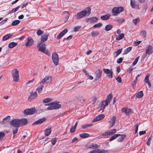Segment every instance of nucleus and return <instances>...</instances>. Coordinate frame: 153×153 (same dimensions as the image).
I'll list each match as a JSON object with an SVG mask.
<instances>
[{
	"label": "nucleus",
	"instance_id": "f257e3e1",
	"mask_svg": "<svg viewBox=\"0 0 153 153\" xmlns=\"http://www.w3.org/2000/svg\"><path fill=\"white\" fill-rule=\"evenodd\" d=\"M61 106V105L56 101L53 102L48 104H45L42 106L44 111L58 109Z\"/></svg>",
	"mask_w": 153,
	"mask_h": 153
},
{
	"label": "nucleus",
	"instance_id": "f03ea898",
	"mask_svg": "<svg viewBox=\"0 0 153 153\" xmlns=\"http://www.w3.org/2000/svg\"><path fill=\"white\" fill-rule=\"evenodd\" d=\"M112 97V95L110 94L108 95L106 99L103 101L100 104L99 107L98 108V111H100L102 110V111H103L105 107L108 105L111 101V98Z\"/></svg>",
	"mask_w": 153,
	"mask_h": 153
},
{
	"label": "nucleus",
	"instance_id": "7ed1b4c3",
	"mask_svg": "<svg viewBox=\"0 0 153 153\" xmlns=\"http://www.w3.org/2000/svg\"><path fill=\"white\" fill-rule=\"evenodd\" d=\"M91 9L89 7H87L84 10L77 13L76 16L77 19H79L85 16H88L91 13Z\"/></svg>",
	"mask_w": 153,
	"mask_h": 153
},
{
	"label": "nucleus",
	"instance_id": "20e7f679",
	"mask_svg": "<svg viewBox=\"0 0 153 153\" xmlns=\"http://www.w3.org/2000/svg\"><path fill=\"white\" fill-rule=\"evenodd\" d=\"M37 46L39 48L38 50L39 51L48 55V56H50L48 51L46 50L45 45L44 43L39 42L38 43Z\"/></svg>",
	"mask_w": 153,
	"mask_h": 153
},
{
	"label": "nucleus",
	"instance_id": "39448f33",
	"mask_svg": "<svg viewBox=\"0 0 153 153\" xmlns=\"http://www.w3.org/2000/svg\"><path fill=\"white\" fill-rule=\"evenodd\" d=\"M53 78L50 75L46 76L40 82V84H46L50 83L52 81Z\"/></svg>",
	"mask_w": 153,
	"mask_h": 153
},
{
	"label": "nucleus",
	"instance_id": "423d86ee",
	"mask_svg": "<svg viewBox=\"0 0 153 153\" xmlns=\"http://www.w3.org/2000/svg\"><path fill=\"white\" fill-rule=\"evenodd\" d=\"M123 10V8L121 7H114L112 10V14L114 16H116L122 12Z\"/></svg>",
	"mask_w": 153,
	"mask_h": 153
},
{
	"label": "nucleus",
	"instance_id": "0eeeda50",
	"mask_svg": "<svg viewBox=\"0 0 153 153\" xmlns=\"http://www.w3.org/2000/svg\"><path fill=\"white\" fill-rule=\"evenodd\" d=\"M12 75L13 81L18 82L19 79V71L17 69H14L12 71Z\"/></svg>",
	"mask_w": 153,
	"mask_h": 153
},
{
	"label": "nucleus",
	"instance_id": "6e6552de",
	"mask_svg": "<svg viewBox=\"0 0 153 153\" xmlns=\"http://www.w3.org/2000/svg\"><path fill=\"white\" fill-rule=\"evenodd\" d=\"M52 60L55 65L58 64L59 58L58 54L56 53H53L52 55Z\"/></svg>",
	"mask_w": 153,
	"mask_h": 153
},
{
	"label": "nucleus",
	"instance_id": "1a4fd4ad",
	"mask_svg": "<svg viewBox=\"0 0 153 153\" xmlns=\"http://www.w3.org/2000/svg\"><path fill=\"white\" fill-rule=\"evenodd\" d=\"M11 126L15 127H18L20 126L19 119H15L12 120L10 123Z\"/></svg>",
	"mask_w": 153,
	"mask_h": 153
},
{
	"label": "nucleus",
	"instance_id": "9d476101",
	"mask_svg": "<svg viewBox=\"0 0 153 153\" xmlns=\"http://www.w3.org/2000/svg\"><path fill=\"white\" fill-rule=\"evenodd\" d=\"M103 71L104 73L107 74V76L110 78H112L113 77V72L111 70H110L107 68H103Z\"/></svg>",
	"mask_w": 153,
	"mask_h": 153
},
{
	"label": "nucleus",
	"instance_id": "9b49d317",
	"mask_svg": "<svg viewBox=\"0 0 153 153\" xmlns=\"http://www.w3.org/2000/svg\"><path fill=\"white\" fill-rule=\"evenodd\" d=\"M34 43V40L33 38L30 36L27 38V42L25 43V46L27 47L33 45Z\"/></svg>",
	"mask_w": 153,
	"mask_h": 153
},
{
	"label": "nucleus",
	"instance_id": "f8f14e48",
	"mask_svg": "<svg viewBox=\"0 0 153 153\" xmlns=\"http://www.w3.org/2000/svg\"><path fill=\"white\" fill-rule=\"evenodd\" d=\"M116 116H114L112 117L109 121V127L111 128L114 125L116 122Z\"/></svg>",
	"mask_w": 153,
	"mask_h": 153
},
{
	"label": "nucleus",
	"instance_id": "ddd939ff",
	"mask_svg": "<svg viewBox=\"0 0 153 153\" xmlns=\"http://www.w3.org/2000/svg\"><path fill=\"white\" fill-rule=\"evenodd\" d=\"M153 52V48L150 45H148L146 48V54L150 55Z\"/></svg>",
	"mask_w": 153,
	"mask_h": 153
},
{
	"label": "nucleus",
	"instance_id": "4468645a",
	"mask_svg": "<svg viewBox=\"0 0 153 153\" xmlns=\"http://www.w3.org/2000/svg\"><path fill=\"white\" fill-rule=\"evenodd\" d=\"M102 71L100 69L97 70L95 72L96 78L95 80H97L99 79L101 76Z\"/></svg>",
	"mask_w": 153,
	"mask_h": 153
},
{
	"label": "nucleus",
	"instance_id": "2eb2a0df",
	"mask_svg": "<svg viewBox=\"0 0 153 153\" xmlns=\"http://www.w3.org/2000/svg\"><path fill=\"white\" fill-rule=\"evenodd\" d=\"M35 111V109L33 108L30 109H26L24 111V113L26 115L32 114H33Z\"/></svg>",
	"mask_w": 153,
	"mask_h": 153
},
{
	"label": "nucleus",
	"instance_id": "dca6fc26",
	"mask_svg": "<svg viewBox=\"0 0 153 153\" xmlns=\"http://www.w3.org/2000/svg\"><path fill=\"white\" fill-rule=\"evenodd\" d=\"M46 120V118H45L43 117L35 121L33 123V125H40L42 123Z\"/></svg>",
	"mask_w": 153,
	"mask_h": 153
},
{
	"label": "nucleus",
	"instance_id": "f3484780",
	"mask_svg": "<svg viewBox=\"0 0 153 153\" xmlns=\"http://www.w3.org/2000/svg\"><path fill=\"white\" fill-rule=\"evenodd\" d=\"M107 151L103 149H96L91 151L88 153H106Z\"/></svg>",
	"mask_w": 153,
	"mask_h": 153
},
{
	"label": "nucleus",
	"instance_id": "a211bd4d",
	"mask_svg": "<svg viewBox=\"0 0 153 153\" xmlns=\"http://www.w3.org/2000/svg\"><path fill=\"white\" fill-rule=\"evenodd\" d=\"M105 117V115L103 114H100L97 116L93 120L92 122H94L99 121L103 119Z\"/></svg>",
	"mask_w": 153,
	"mask_h": 153
},
{
	"label": "nucleus",
	"instance_id": "6ab92c4d",
	"mask_svg": "<svg viewBox=\"0 0 153 153\" xmlns=\"http://www.w3.org/2000/svg\"><path fill=\"white\" fill-rule=\"evenodd\" d=\"M68 32V30L67 29H64L61 32L57 37V39H60Z\"/></svg>",
	"mask_w": 153,
	"mask_h": 153
},
{
	"label": "nucleus",
	"instance_id": "aec40b11",
	"mask_svg": "<svg viewBox=\"0 0 153 153\" xmlns=\"http://www.w3.org/2000/svg\"><path fill=\"white\" fill-rule=\"evenodd\" d=\"M49 35V33H46L42 36L41 37V41L40 42L44 43V42L46 41L48 39Z\"/></svg>",
	"mask_w": 153,
	"mask_h": 153
},
{
	"label": "nucleus",
	"instance_id": "412c9836",
	"mask_svg": "<svg viewBox=\"0 0 153 153\" xmlns=\"http://www.w3.org/2000/svg\"><path fill=\"white\" fill-rule=\"evenodd\" d=\"M149 74H147L145 78L144 81L145 83L147 84L149 87H150L151 86V84L149 79Z\"/></svg>",
	"mask_w": 153,
	"mask_h": 153
},
{
	"label": "nucleus",
	"instance_id": "4be33fe9",
	"mask_svg": "<svg viewBox=\"0 0 153 153\" xmlns=\"http://www.w3.org/2000/svg\"><path fill=\"white\" fill-rule=\"evenodd\" d=\"M122 111L127 115H129L131 112L130 108H123Z\"/></svg>",
	"mask_w": 153,
	"mask_h": 153
},
{
	"label": "nucleus",
	"instance_id": "5701e85b",
	"mask_svg": "<svg viewBox=\"0 0 153 153\" xmlns=\"http://www.w3.org/2000/svg\"><path fill=\"white\" fill-rule=\"evenodd\" d=\"M98 20V19L96 17H93L88 19L87 22H96Z\"/></svg>",
	"mask_w": 153,
	"mask_h": 153
},
{
	"label": "nucleus",
	"instance_id": "b1692460",
	"mask_svg": "<svg viewBox=\"0 0 153 153\" xmlns=\"http://www.w3.org/2000/svg\"><path fill=\"white\" fill-rule=\"evenodd\" d=\"M19 121L20 123V126L26 125L27 123V120L26 119H19Z\"/></svg>",
	"mask_w": 153,
	"mask_h": 153
},
{
	"label": "nucleus",
	"instance_id": "393cba45",
	"mask_svg": "<svg viewBox=\"0 0 153 153\" xmlns=\"http://www.w3.org/2000/svg\"><path fill=\"white\" fill-rule=\"evenodd\" d=\"M37 94L36 92H32L30 94V95L28 99L30 100V99H32L34 98L35 97H36Z\"/></svg>",
	"mask_w": 153,
	"mask_h": 153
},
{
	"label": "nucleus",
	"instance_id": "a878e982",
	"mask_svg": "<svg viewBox=\"0 0 153 153\" xmlns=\"http://www.w3.org/2000/svg\"><path fill=\"white\" fill-rule=\"evenodd\" d=\"M143 95V93L142 91H140L136 93L135 94L136 98H140L142 97Z\"/></svg>",
	"mask_w": 153,
	"mask_h": 153
},
{
	"label": "nucleus",
	"instance_id": "bb28decb",
	"mask_svg": "<svg viewBox=\"0 0 153 153\" xmlns=\"http://www.w3.org/2000/svg\"><path fill=\"white\" fill-rule=\"evenodd\" d=\"M119 136V137L117 138V140L118 142H121L124 139L126 136L125 134H120V135Z\"/></svg>",
	"mask_w": 153,
	"mask_h": 153
},
{
	"label": "nucleus",
	"instance_id": "cd10ccee",
	"mask_svg": "<svg viewBox=\"0 0 153 153\" xmlns=\"http://www.w3.org/2000/svg\"><path fill=\"white\" fill-rule=\"evenodd\" d=\"M51 132V129L50 128H46L45 131V134L46 136H49Z\"/></svg>",
	"mask_w": 153,
	"mask_h": 153
},
{
	"label": "nucleus",
	"instance_id": "c85d7f7f",
	"mask_svg": "<svg viewBox=\"0 0 153 153\" xmlns=\"http://www.w3.org/2000/svg\"><path fill=\"white\" fill-rule=\"evenodd\" d=\"M122 51V49H120L117 51L114 52L113 53L114 57L115 58L117 56L121 53Z\"/></svg>",
	"mask_w": 153,
	"mask_h": 153
},
{
	"label": "nucleus",
	"instance_id": "c756f323",
	"mask_svg": "<svg viewBox=\"0 0 153 153\" xmlns=\"http://www.w3.org/2000/svg\"><path fill=\"white\" fill-rule=\"evenodd\" d=\"M83 72L85 73V74L87 77L88 79L90 80H92L93 79V77L92 76H90L87 71L85 70H83Z\"/></svg>",
	"mask_w": 153,
	"mask_h": 153
},
{
	"label": "nucleus",
	"instance_id": "7c9ffc66",
	"mask_svg": "<svg viewBox=\"0 0 153 153\" xmlns=\"http://www.w3.org/2000/svg\"><path fill=\"white\" fill-rule=\"evenodd\" d=\"M12 36V34H7L3 37L2 40L3 41H6L10 38Z\"/></svg>",
	"mask_w": 153,
	"mask_h": 153
},
{
	"label": "nucleus",
	"instance_id": "2f4dec72",
	"mask_svg": "<svg viewBox=\"0 0 153 153\" xmlns=\"http://www.w3.org/2000/svg\"><path fill=\"white\" fill-rule=\"evenodd\" d=\"M98 147V145L95 143H91L89 146L88 148L92 149H95Z\"/></svg>",
	"mask_w": 153,
	"mask_h": 153
},
{
	"label": "nucleus",
	"instance_id": "473e14b6",
	"mask_svg": "<svg viewBox=\"0 0 153 153\" xmlns=\"http://www.w3.org/2000/svg\"><path fill=\"white\" fill-rule=\"evenodd\" d=\"M124 34L123 33H121L119 34L116 38V39L117 40H120L123 39L124 36Z\"/></svg>",
	"mask_w": 153,
	"mask_h": 153
},
{
	"label": "nucleus",
	"instance_id": "72a5a7b5",
	"mask_svg": "<svg viewBox=\"0 0 153 153\" xmlns=\"http://www.w3.org/2000/svg\"><path fill=\"white\" fill-rule=\"evenodd\" d=\"M99 34V32L97 30H94L91 32V36L93 37H95L98 36Z\"/></svg>",
	"mask_w": 153,
	"mask_h": 153
},
{
	"label": "nucleus",
	"instance_id": "f704fd0d",
	"mask_svg": "<svg viewBox=\"0 0 153 153\" xmlns=\"http://www.w3.org/2000/svg\"><path fill=\"white\" fill-rule=\"evenodd\" d=\"M110 17V15L107 14L105 15L102 16L101 17V19L103 20H106L108 19Z\"/></svg>",
	"mask_w": 153,
	"mask_h": 153
},
{
	"label": "nucleus",
	"instance_id": "c9c22d12",
	"mask_svg": "<svg viewBox=\"0 0 153 153\" xmlns=\"http://www.w3.org/2000/svg\"><path fill=\"white\" fill-rule=\"evenodd\" d=\"M17 45V43L16 42H12L9 44L8 47L10 48H12L15 46Z\"/></svg>",
	"mask_w": 153,
	"mask_h": 153
},
{
	"label": "nucleus",
	"instance_id": "e433bc0d",
	"mask_svg": "<svg viewBox=\"0 0 153 153\" xmlns=\"http://www.w3.org/2000/svg\"><path fill=\"white\" fill-rule=\"evenodd\" d=\"M132 47H129L126 49L124 51L123 55H125L128 53L131 50Z\"/></svg>",
	"mask_w": 153,
	"mask_h": 153
},
{
	"label": "nucleus",
	"instance_id": "4c0bfd02",
	"mask_svg": "<svg viewBox=\"0 0 153 153\" xmlns=\"http://www.w3.org/2000/svg\"><path fill=\"white\" fill-rule=\"evenodd\" d=\"M113 27V25L109 24L106 25L105 28V30L106 31H108L110 30Z\"/></svg>",
	"mask_w": 153,
	"mask_h": 153
},
{
	"label": "nucleus",
	"instance_id": "58836bf2",
	"mask_svg": "<svg viewBox=\"0 0 153 153\" xmlns=\"http://www.w3.org/2000/svg\"><path fill=\"white\" fill-rule=\"evenodd\" d=\"M79 136L81 138H85L88 137L89 134L87 133H83L79 134Z\"/></svg>",
	"mask_w": 153,
	"mask_h": 153
},
{
	"label": "nucleus",
	"instance_id": "ea45409f",
	"mask_svg": "<svg viewBox=\"0 0 153 153\" xmlns=\"http://www.w3.org/2000/svg\"><path fill=\"white\" fill-rule=\"evenodd\" d=\"M53 100L52 99L48 98L44 99L43 100V102L44 103H47L52 101Z\"/></svg>",
	"mask_w": 153,
	"mask_h": 153
},
{
	"label": "nucleus",
	"instance_id": "a19ab883",
	"mask_svg": "<svg viewBox=\"0 0 153 153\" xmlns=\"http://www.w3.org/2000/svg\"><path fill=\"white\" fill-rule=\"evenodd\" d=\"M19 8H20V6H19L17 7H16L13 9L12 10H11L9 12V13L8 14H11V13H14V12H16V11L18 10H19Z\"/></svg>",
	"mask_w": 153,
	"mask_h": 153
},
{
	"label": "nucleus",
	"instance_id": "79ce46f5",
	"mask_svg": "<svg viewBox=\"0 0 153 153\" xmlns=\"http://www.w3.org/2000/svg\"><path fill=\"white\" fill-rule=\"evenodd\" d=\"M108 131L109 136H111L115 134L116 132V130L115 129H113L112 130H111Z\"/></svg>",
	"mask_w": 153,
	"mask_h": 153
},
{
	"label": "nucleus",
	"instance_id": "37998d69",
	"mask_svg": "<svg viewBox=\"0 0 153 153\" xmlns=\"http://www.w3.org/2000/svg\"><path fill=\"white\" fill-rule=\"evenodd\" d=\"M120 135V134H117L114 135H113L111 138H110L109 139V140L110 141H112L114 139H115L116 138L119 137V136Z\"/></svg>",
	"mask_w": 153,
	"mask_h": 153
},
{
	"label": "nucleus",
	"instance_id": "c03bdc74",
	"mask_svg": "<svg viewBox=\"0 0 153 153\" xmlns=\"http://www.w3.org/2000/svg\"><path fill=\"white\" fill-rule=\"evenodd\" d=\"M10 118V116H7L6 117L4 118L3 120V121L1 122V123H6L7 122H8L9 120V118Z\"/></svg>",
	"mask_w": 153,
	"mask_h": 153
},
{
	"label": "nucleus",
	"instance_id": "a18cd8bd",
	"mask_svg": "<svg viewBox=\"0 0 153 153\" xmlns=\"http://www.w3.org/2000/svg\"><path fill=\"white\" fill-rule=\"evenodd\" d=\"M107 136H109V134L108 131L102 134V135L100 136L99 137L100 138H104L105 137Z\"/></svg>",
	"mask_w": 153,
	"mask_h": 153
},
{
	"label": "nucleus",
	"instance_id": "49530a36",
	"mask_svg": "<svg viewBox=\"0 0 153 153\" xmlns=\"http://www.w3.org/2000/svg\"><path fill=\"white\" fill-rule=\"evenodd\" d=\"M20 22V21L19 20H14L12 23V26H15L19 24Z\"/></svg>",
	"mask_w": 153,
	"mask_h": 153
},
{
	"label": "nucleus",
	"instance_id": "de8ad7c7",
	"mask_svg": "<svg viewBox=\"0 0 153 153\" xmlns=\"http://www.w3.org/2000/svg\"><path fill=\"white\" fill-rule=\"evenodd\" d=\"M44 87V85H41V86L38 87L36 88V91H38L39 92H40L43 89Z\"/></svg>",
	"mask_w": 153,
	"mask_h": 153
},
{
	"label": "nucleus",
	"instance_id": "09e8293b",
	"mask_svg": "<svg viewBox=\"0 0 153 153\" xmlns=\"http://www.w3.org/2000/svg\"><path fill=\"white\" fill-rule=\"evenodd\" d=\"M18 131V128H13V137H14L15 136L16 134L17 133Z\"/></svg>",
	"mask_w": 153,
	"mask_h": 153
},
{
	"label": "nucleus",
	"instance_id": "8fccbe9b",
	"mask_svg": "<svg viewBox=\"0 0 153 153\" xmlns=\"http://www.w3.org/2000/svg\"><path fill=\"white\" fill-rule=\"evenodd\" d=\"M65 13L67 14V15L65 17V19L67 21L68 20L70 16L69 13L68 11H65L63 12V14H64Z\"/></svg>",
	"mask_w": 153,
	"mask_h": 153
},
{
	"label": "nucleus",
	"instance_id": "3c124183",
	"mask_svg": "<svg viewBox=\"0 0 153 153\" xmlns=\"http://www.w3.org/2000/svg\"><path fill=\"white\" fill-rule=\"evenodd\" d=\"M92 124H86L82 125V127L83 129H85L87 127H91V126H92Z\"/></svg>",
	"mask_w": 153,
	"mask_h": 153
},
{
	"label": "nucleus",
	"instance_id": "603ef678",
	"mask_svg": "<svg viewBox=\"0 0 153 153\" xmlns=\"http://www.w3.org/2000/svg\"><path fill=\"white\" fill-rule=\"evenodd\" d=\"M140 21V19L139 18H137L135 19H134L133 21V22L135 24V25H136L138 22Z\"/></svg>",
	"mask_w": 153,
	"mask_h": 153
},
{
	"label": "nucleus",
	"instance_id": "864d4df0",
	"mask_svg": "<svg viewBox=\"0 0 153 153\" xmlns=\"http://www.w3.org/2000/svg\"><path fill=\"white\" fill-rule=\"evenodd\" d=\"M102 24L101 23H99L95 25L93 27L94 28L99 27L102 26Z\"/></svg>",
	"mask_w": 153,
	"mask_h": 153
},
{
	"label": "nucleus",
	"instance_id": "5fc2aeb1",
	"mask_svg": "<svg viewBox=\"0 0 153 153\" xmlns=\"http://www.w3.org/2000/svg\"><path fill=\"white\" fill-rule=\"evenodd\" d=\"M146 31L143 30L142 31L141 33V35L142 37L144 38L146 37Z\"/></svg>",
	"mask_w": 153,
	"mask_h": 153
},
{
	"label": "nucleus",
	"instance_id": "6e6d98bb",
	"mask_svg": "<svg viewBox=\"0 0 153 153\" xmlns=\"http://www.w3.org/2000/svg\"><path fill=\"white\" fill-rule=\"evenodd\" d=\"M137 81V77H135V79L132 82V86L133 88H134L136 86Z\"/></svg>",
	"mask_w": 153,
	"mask_h": 153
},
{
	"label": "nucleus",
	"instance_id": "4d7b16f0",
	"mask_svg": "<svg viewBox=\"0 0 153 153\" xmlns=\"http://www.w3.org/2000/svg\"><path fill=\"white\" fill-rule=\"evenodd\" d=\"M131 0V5L132 8H134V5L135 4V1L134 0Z\"/></svg>",
	"mask_w": 153,
	"mask_h": 153
},
{
	"label": "nucleus",
	"instance_id": "13d9d810",
	"mask_svg": "<svg viewBox=\"0 0 153 153\" xmlns=\"http://www.w3.org/2000/svg\"><path fill=\"white\" fill-rule=\"evenodd\" d=\"M43 33V32L40 29H39L37 31L36 33L38 36H40Z\"/></svg>",
	"mask_w": 153,
	"mask_h": 153
},
{
	"label": "nucleus",
	"instance_id": "bf43d9fd",
	"mask_svg": "<svg viewBox=\"0 0 153 153\" xmlns=\"http://www.w3.org/2000/svg\"><path fill=\"white\" fill-rule=\"evenodd\" d=\"M147 6L146 5H143L142 8L143 12H146L147 8Z\"/></svg>",
	"mask_w": 153,
	"mask_h": 153
},
{
	"label": "nucleus",
	"instance_id": "052dcab7",
	"mask_svg": "<svg viewBox=\"0 0 153 153\" xmlns=\"http://www.w3.org/2000/svg\"><path fill=\"white\" fill-rule=\"evenodd\" d=\"M139 57V56H138V57H137L134 60V61L133 62V63H132V65H135L137 63V62L138 61Z\"/></svg>",
	"mask_w": 153,
	"mask_h": 153
},
{
	"label": "nucleus",
	"instance_id": "680f3d73",
	"mask_svg": "<svg viewBox=\"0 0 153 153\" xmlns=\"http://www.w3.org/2000/svg\"><path fill=\"white\" fill-rule=\"evenodd\" d=\"M5 136L4 134L2 132H0V140L4 138Z\"/></svg>",
	"mask_w": 153,
	"mask_h": 153
},
{
	"label": "nucleus",
	"instance_id": "e2e57ef3",
	"mask_svg": "<svg viewBox=\"0 0 153 153\" xmlns=\"http://www.w3.org/2000/svg\"><path fill=\"white\" fill-rule=\"evenodd\" d=\"M152 140V137H149L146 142V144L148 146H149L150 144V141Z\"/></svg>",
	"mask_w": 153,
	"mask_h": 153
},
{
	"label": "nucleus",
	"instance_id": "0e129e2a",
	"mask_svg": "<svg viewBox=\"0 0 153 153\" xmlns=\"http://www.w3.org/2000/svg\"><path fill=\"white\" fill-rule=\"evenodd\" d=\"M57 140L56 138H55L52 139L51 140V143L53 145H54L56 143Z\"/></svg>",
	"mask_w": 153,
	"mask_h": 153
},
{
	"label": "nucleus",
	"instance_id": "69168bd1",
	"mask_svg": "<svg viewBox=\"0 0 153 153\" xmlns=\"http://www.w3.org/2000/svg\"><path fill=\"white\" fill-rule=\"evenodd\" d=\"M81 27V26H77L75 27L74 29V31L75 32L77 31Z\"/></svg>",
	"mask_w": 153,
	"mask_h": 153
},
{
	"label": "nucleus",
	"instance_id": "338daca9",
	"mask_svg": "<svg viewBox=\"0 0 153 153\" xmlns=\"http://www.w3.org/2000/svg\"><path fill=\"white\" fill-rule=\"evenodd\" d=\"M123 60L122 58L120 57L119 59H117V63H120Z\"/></svg>",
	"mask_w": 153,
	"mask_h": 153
},
{
	"label": "nucleus",
	"instance_id": "774afa93",
	"mask_svg": "<svg viewBox=\"0 0 153 153\" xmlns=\"http://www.w3.org/2000/svg\"><path fill=\"white\" fill-rule=\"evenodd\" d=\"M141 42V41L136 40L134 42V43L135 46H137Z\"/></svg>",
	"mask_w": 153,
	"mask_h": 153
}]
</instances>
